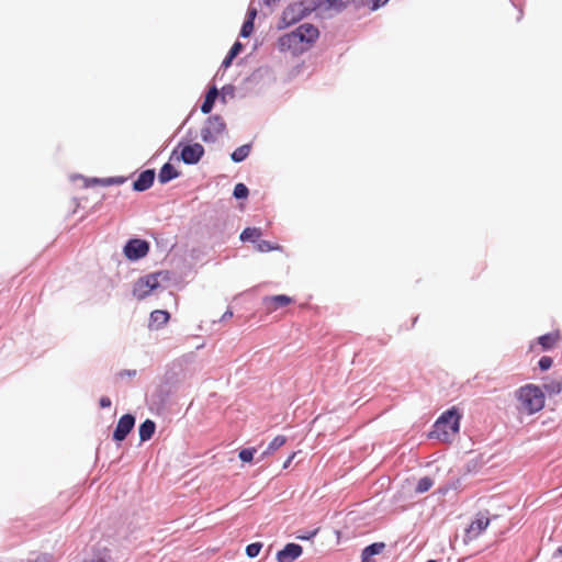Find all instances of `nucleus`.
<instances>
[{
    "instance_id": "ddd939ff",
    "label": "nucleus",
    "mask_w": 562,
    "mask_h": 562,
    "mask_svg": "<svg viewBox=\"0 0 562 562\" xmlns=\"http://www.w3.org/2000/svg\"><path fill=\"white\" fill-rule=\"evenodd\" d=\"M303 552V549L300 544L296 543H288L282 550L277 553L278 562H293L297 559Z\"/></svg>"
},
{
    "instance_id": "f704fd0d",
    "label": "nucleus",
    "mask_w": 562,
    "mask_h": 562,
    "mask_svg": "<svg viewBox=\"0 0 562 562\" xmlns=\"http://www.w3.org/2000/svg\"><path fill=\"white\" fill-rule=\"evenodd\" d=\"M99 403L100 407L102 408H108L111 406V400L108 396H102Z\"/></svg>"
},
{
    "instance_id": "ea45409f",
    "label": "nucleus",
    "mask_w": 562,
    "mask_h": 562,
    "mask_svg": "<svg viewBox=\"0 0 562 562\" xmlns=\"http://www.w3.org/2000/svg\"><path fill=\"white\" fill-rule=\"evenodd\" d=\"M558 555H562V546L557 550Z\"/></svg>"
},
{
    "instance_id": "f8f14e48",
    "label": "nucleus",
    "mask_w": 562,
    "mask_h": 562,
    "mask_svg": "<svg viewBox=\"0 0 562 562\" xmlns=\"http://www.w3.org/2000/svg\"><path fill=\"white\" fill-rule=\"evenodd\" d=\"M263 305L267 313H273L278 308L288 306L293 303V299L285 294H278L272 296L263 297Z\"/></svg>"
},
{
    "instance_id": "e433bc0d",
    "label": "nucleus",
    "mask_w": 562,
    "mask_h": 562,
    "mask_svg": "<svg viewBox=\"0 0 562 562\" xmlns=\"http://www.w3.org/2000/svg\"><path fill=\"white\" fill-rule=\"evenodd\" d=\"M295 454H296V453H295V452H293V453H292V454H291V456L285 460V462L283 463V468H284V469H286V468L291 464V462H292V461H293V459L295 458Z\"/></svg>"
},
{
    "instance_id": "39448f33",
    "label": "nucleus",
    "mask_w": 562,
    "mask_h": 562,
    "mask_svg": "<svg viewBox=\"0 0 562 562\" xmlns=\"http://www.w3.org/2000/svg\"><path fill=\"white\" fill-rule=\"evenodd\" d=\"M226 128V124L222 116L212 115L207 117L203 127L201 128V138L205 143H214Z\"/></svg>"
},
{
    "instance_id": "aec40b11",
    "label": "nucleus",
    "mask_w": 562,
    "mask_h": 562,
    "mask_svg": "<svg viewBox=\"0 0 562 562\" xmlns=\"http://www.w3.org/2000/svg\"><path fill=\"white\" fill-rule=\"evenodd\" d=\"M261 236V229L257 227H247L240 234L243 241H257Z\"/></svg>"
},
{
    "instance_id": "58836bf2",
    "label": "nucleus",
    "mask_w": 562,
    "mask_h": 562,
    "mask_svg": "<svg viewBox=\"0 0 562 562\" xmlns=\"http://www.w3.org/2000/svg\"><path fill=\"white\" fill-rule=\"evenodd\" d=\"M362 562H376L373 558L362 554Z\"/></svg>"
},
{
    "instance_id": "0eeeda50",
    "label": "nucleus",
    "mask_w": 562,
    "mask_h": 562,
    "mask_svg": "<svg viewBox=\"0 0 562 562\" xmlns=\"http://www.w3.org/2000/svg\"><path fill=\"white\" fill-rule=\"evenodd\" d=\"M488 513H479L471 521L464 532V541L470 542L477 539L490 525Z\"/></svg>"
},
{
    "instance_id": "423d86ee",
    "label": "nucleus",
    "mask_w": 562,
    "mask_h": 562,
    "mask_svg": "<svg viewBox=\"0 0 562 562\" xmlns=\"http://www.w3.org/2000/svg\"><path fill=\"white\" fill-rule=\"evenodd\" d=\"M160 278H166L164 272H157L148 274L144 278H140L136 281L134 286V295L138 300H143L148 296L154 290L159 288Z\"/></svg>"
},
{
    "instance_id": "a878e982",
    "label": "nucleus",
    "mask_w": 562,
    "mask_h": 562,
    "mask_svg": "<svg viewBox=\"0 0 562 562\" xmlns=\"http://www.w3.org/2000/svg\"><path fill=\"white\" fill-rule=\"evenodd\" d=\"M256 451V448L241 449L238 453V457L243 462L249 463L252 461Z\"/></svg>"
},
{
    "instance_id": "20e7f679",
    "label": "nucleus",
    "mask_w": 562,
    "mask_h": 562,
    "mask_svg": "<svg viewBox=\"0 0 562 562\" xmlns=\"http://www.w3.org/2000/svg\"><path fill=\"white\" fill-rule=\"evenodd\" d=\"M313 11L315 10L312 9V0L294 2L283 10L282 20L286 25H291L299 22Z\"/></svg>"
},
{
    "instance_id": "c9c22d12",
    "label": "nucleus",
    "mask_w": 562,
    "mask_h": 562,
    "mask_svg": "<svg viewBox=\"0 0 562 562\" xmlns=\"http://www.w3.org/2000/svg\"><path fill=\"white\" fill-rule=\"evenodd\" d=\"M256 15H257V10L256 9H249L248 12H247V20H251V22H254Z\"/></svg>"
},
{
    "instance_id": "f3484780",
    "label": "nucleus",
    "mask_w": 562,
    "mask_h": 562,
    "mask_svg": "<svg viewBox=\"0 0 562 562\" xmlns=\"http://www.w3.org/2000/svg\"><path fill=\"white\" fill-rule=\"evenodd\" d=\"M179 176V172L171 164H165L159 173H158V180L160 183H167L168 181L177 178Z\"/></svg>"
},
{
    "instance_id": "4be33fe9",
    "label": "nucleus",
    "mask_w": 562,
    "mask_h": 562,
    "mask_svg": "<svg viewBox=\"0 0 562 562\" xmlns=\"http://www.w3.org/2000/svg\"><path fill=\"white\" fill-rule=\"evenodd\" d=\"M544 391L551 396L562 392V376L543 384Z\"/></svg>"
},
{
    "instance_id": "dca6fc26",
    "label": "nucleus",
    "mask_w": 562,
    "mask_h": 562,
    "mask_svg": "<svg viewBox=\"0 0 562 562\" xmlns=\"http://www.w3.org/2000/svg\"><path fill=\"white\" fill-rule=\"evenodd\" d=\"M560 340L559 331L549 333L538 338V344L543 350L552 349Z\"/></svg>"
},
{
    "instance_id": "6ab92c4d",
    "label": "nucleus",
    "mask_w": 562,
    "mask_h": 562,
    "mask_svg": "<svg viewBox=\"0 0 562 562\" xmlns=\"http://www.w3.org/2000/svg\"><path fill=\"white\" fill-rule=\"evenodd\" d=\"M217 95H218V91H217L216 87H212L207 91V93L205 95V99H204V101H203V103L201 105V111L204 114H207V113H210L212 111L214 102H215Z\"/></svg>"
},
{
    "instance_id": "5701e85b",
    "label": "nucleus",
    "mask_w": 562,
    "mask_h": 562,
    "mask_svg": "<svg viewBox=\"0 0 562 562\" xmlns=\"http://www.w3.org/2000/svg\"><path fill=\"white\" fill-rule=\"evenodd\" d=\"M250 145H243V146H239L238 148H236L233 154H232V159L235 161V162H240L243 160H245L249 153H250Z\"/></svg>"
},
{
    "instance_id": "c85d7f7f",
    "label": "nucleus",
    "mask_w": 562,
    "mask_h": 562,
    "mask_svg": "<svg viewBox=\"0 0 562 562\" xmlns=\"http://www.w3.org/2000/svg\"><path fill=\"white\" fill-rule=\"evenodd\" d=\"M389 0H366L362 1V5L368 7L370 10L374 11L386 4Z\"/></svg>"
},
{
    "instance_id": "7c9ffc66",
    "label": "nucleus",
    "mask_w": 562,
    "mask_h": 562,
    "mask_svg": "<svg viewBox=\"0 0 562 562\" xmlns=\"http://www.w3.org/2000/svg\"><path fill=\"white\" fill-rule=\"evenodd\" d=\"M257 249L261 252H265V251H271V250H276V249H279L278 246H274L272 245L270 241L268 240H260L258 244H257Z\"/></svg>"
},
{
    "instance_id": "1a4fd4ad",
    "label": "nucleus",
    "mask_w": 562,
    "mask_h": 562,
    "mask_svg": "<svg viewBox=\"0 0 562 562\" xmlns=\"http://www.w3.org/2000/svg\"><path fill=\"white\" fill-rule=\"evenodd\" d=\"M135 425V417L131 414L123 415L114 429L113 439L115 441H123L132 431Z\"/></svg>"
},
{
    "instance_id": "2eb2a0df",
    "label": "nucleus",
    "mask_w": 562,
    "mask_h": 562,
    "mask_svg": "<svg viewBox=\"0 0 562 562\" xmlns=\"http://www.w3.org/2000/svg\"><path fill=\"white\" fill-rule=\"evenodd\" d=\"M170 319V314L164 310H155L150 313L149 327L159 329Z\"/></svg>"
},
{
    "instance_id": "a19ab883",
    "label": "nucleus",
    "mask_w": 562,
    "mask_h": 562,
    "mask_svg": "<svg viewBox=\"0 0 562 562\" xmlns=\"http://www.w3.org/2000/svg\"><path fill=\"white\" fill-rule=\"evenodd\" d=\"M232 315H233V312H226V313L224 314V317H225V316H226V317H229V316H232Z\"/></svg>"
},
{
    "instance_id": "72a5a7b5",
    "label": "nucleus",
    "mask_w": 562,
    "mask_h": 562,
    "mask_svg": "<svg viewBox=\"0 0 562 562\" xmlns=\"http://www.w3.org/2000/svg\"><path fill=\"white\" fill-rule=\"evenodd\" d=\"M53 558L49 554H40L34 561L32 562H52Z\"/></svg>"
},
{
    "instance_id": "7ed1b4c3",
    "label": "nucleus",
    "mask_w": 562,
    "mask_h": 562,
    "mask_svg": "<svg viewBox=\"0 0 562 562\" xmlns=\"http://www.w3.org/2000/svg\"><path fill=\"white\" fill-rule=\"evenodd\" d=\"M460 418L461 415L456 407L446 411L435 423L436 438L445 442L450 441L459 432Z\"/></svg>"
},
{
    "instance_id": "f03ea898",
    "label": "nucleus",
    "mask_w": 562,
    "mask_h": 562,
    "mask_svg": "<svg viewBox=\"0 0 562 562\" xmlns=\"http://www.w3.org/2000/svg\"><path fill=\"white\" fill-rule=\"evenodd\" d=\"M519 412L532 415L544 407V393L535 384H526L516 391Z\"/></svg>"
},
{
    "instance_id": "a211bd4d",
    "label": "nucleus",
    "mask_w": 562,
    "mask_h": 562,
    "mask_svg": "<svg viewBox=\"0 0 562 562\" xmlns=\"http://www.w3.org/2000/svg\"><path fill=\"white\" fill-rule=\"evenodd\" d=\"M156 429V425L151 419H146L143 422L138 428L139 439L140 441L149 440Z\"/></svg>"
},
{
    "instance_id": "c756f323",
    "label": "nucleus",
    "mask_w": 562,
    "mask_h": 562,
    "mask_svg": "<svg viewBox=\"0 0 562 562\" xmlns=\"http://www.w3.org/2000/svg\"><path fill=\"white\" fill-rule=\"evenodd\" d=\"M254 31V22L246 20L240 30V36L248 37Z\"/></svg>"
},
{
    "instance_id": "b1692460",
    "label": "nucleus",
    "mask_w": 562,
    "mask_h": 562,
    "mask_svg": "<svg viewBox=\"0 0 562 562\" xmlns=\"http://www.w3.org/2000/svg\"><path fill=\"white\" fill-rule=\"evenodd\" d=\"M385 548V544L383 542H375L370 546H368L363 551L362 554L373 558L375 554H380L383 549Z\"/></svg>"
},
{
    "instance_id": "bb28decb",
    "label": "nucleus",
    "mask_w": 562,
    "mask_h": 562,
    "mask_svg": "<svg viewBox=\"0 0 562 562\" xmlns=\"http://www.w3.org/2000/svg\"><path fill=\"white\" fill-rule=\"evenodd\" d=\"M233 193L236 199H245L248 196L249 191L244 183H237Z\"/></svg>"
},
{
    "instance_id": "79ce46f5",
    "label": "nucleus",
    "mask_w": 562,
    "mask_h": 562,
    "mask_svg": "<svg viewBox=\"0 0 562 562\" xmlns=\"http://www.w3.org/2000/svg\"><path fill=\"white\" fill-rule=\"evenodd\" d=\"M232 315H233V312H226V313L224 314V317H225V316H226V317H229V316H232Z\"/></svg>"
},
{
    "instance_id": "393cba45",
    "label": "nucleus",
    "mask_w": 562,
    "mask_h": 562,
    "mask_svg": "<svg viewBox=\"0 0 562 562\" xmlns=\"http://www.w3.org/2000/svg\"><path fill=\"white\" fill-rule=\"evenodd\" d=\"M432 485H434V480L429 476H424L418 481L415 491L417 493L422 494V493L429 491Z\"/></svg>"
},
{
    "instance_id": "cd10ccee",
    "label": "nucleus",
    "mask_w": 562,
    "mask_h": 562,
    "mask_svg": "<svg viewBox=\"0 0 562 562\" xmlns=\"http://www.w3.org/2000/svg\"><path fill=\"white\" fill-rule=\"evenodd\" d=\"M262 548L260 542L250 543L246 547V553L249 558H256Z\"/></svg>"
},
{
    "instance_id": "6e6552de",
    "label": "nucleus",
    "mask_w": 562,
    "mask_h": 562,
    "mask_svg": "<svg viewBox=\"0 0 562 562\" xmlns=\"http://www.w3.org/2000/svg\"><path fill=\"white\" fill-rule=\"evenodd\" d=\"M149 251V244L143 239H131L124 247V255L130 260H138Z\"/></svg>"
},
{
    "instance_id": "9d476101",
    "label": "nucleus",
    "mask_w": 562,
    "mask_h": 562,
    "mask_svg": "<svg viewBox=\"0 0 562 562\" xmlns=\"http://www.w3.org/2000/svg\"><path fill=\"white\" fill-rule=\"evenodd\" d=\"M203 155L204 148L199 143L186 145L181 150V159L188 165L196 164Z\"/></svg>"
},
{
    "instance_id": "9b49d317",
    "label": "nucleus",
    "mask_w": 562,
    "mask_h": 562,
    "mask_svg": "<svg viewBox=\"0 0 562 562\" xmlns=\"http://www.w3.org/2000/svg\"><path fill=\"white\" fill-rule=\"evenodd\" d=\"M346 7L345 0H312V9L321 14L329 11H341Z\"/></svg>"
},
{
    "instance_id": "4c0bfd02",
    "label": "nucleus",
    "mask_w": 562,
    "mask_h": 562,
    "mask_svg": "<svg viewBox=\"0 0 562 562\" xmlns=\"http://www.w3.org/2000/svg\"><path fill=\"white\" fill-rule=\"evenodd\" d=\"M234 58H229V54L225 57L223 65L228 67Z\"/></svg>"
},
{
    "instance_id": "2f4dec72",
    "label": "nucleus",
    "mask_w": 562,
    "mask_h": 562,
    "mask_svg": "<svg viewBox=\"0 0 562 562\" xmlns=\"http://www.w3.org/2000/svg\"><path fill=\"white\" fill-rule=\"evenodd\" d=\"M538 364L541 370L546 371L551 368L552 359L550 357L543 356L542 358H540Z\"/></svg>"
},
{
    "instance_id": "f257e3e1",
    "label": "nucleus",
    "mask_w": 562,
    "mask_h": 562,
    "mask_svg": "<svg viewBox=\"0 0 562 562\" xmlns=\"http://www.w3.org/2000/svg\"><path fill=\"white\" fill-rule=\"evenodd\" d=\"M319 31L310 23L301 24L294 31L282 35L279 38L281 50H290L294 54L307 50L318 38Z\"/></svg>"
},
{
    "instance_id": "37998d69",
    "label": "nucleus",
    "mask_w": 562,
    "mask_h": 562,
    "mask_svg": "<svg viewBox=\"0 0 562 562\" xmlns=\"http://www.w3.org/2000/svg\"><path fill=\"white\" fill-rule=\"evenodd\" d=\"M427 562H437V561H435V560H428Z\"/></svg>"
},
{
    "instance_id": "4468645a",
    "label": "nucleus",
    "mask_w": 562,
    "mask_h": 562,
    "mask_svg": "<svg viewBox=\"0 0 562 562\" xmlns=\"http://www.w3.org/2000/svg\"><path fill=\"white\" fill-rule=\"evenodd\" d=\"M155 180V171L153 169H147L143 171L138 178L133 183V189L135 191L142 192L149 189Z\"/></svg>"
},
{
    "instance_id": "473e14b6",
    "label": "nucleus",
    "mask_w": 562,
    "mask_h": 562,
    "mask_svg": "<svg viewBox=\"0 0 562 562\" xmlns=\"http://www.w3.org/2000/svg\"><path fill=\"white\" fill-rule=\"evenodd\" d=\"M241 47V44L239 42H236L228 52L229 58H235L240 52Z\"/></svg>"
},
{
    "instance_id": "412c9836",
    "label": "nucleus",
    "mask_w": 562,
    "mask_h": 562,
    "mask_svg": "<svg viewBox=\"0 0 562 562\" xmlns=\"http://www.w3.org/2000/svg\"><path fill=\"white\" fill-rule=\"evenodd\" d=\"M285 442H286V437L283 435H279V436L274 437L273 440L269 443L267 450L262 453V457H267V456L273 453L279 448L284 446Z\"/></svg>"
}]
</instances>
